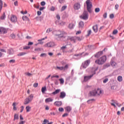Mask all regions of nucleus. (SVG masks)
Returning a JSON list of instances; mask_svg holds the SVG:
<instances>
[{"label": "nucleus", "mask_w": 124, "mask_h": 124, "mask_svg": "<svg viewBox=\"0 0 124 124\" xmlns=\"http://www.w3.org/2000/svg\"><path fill=\"white\" fill-rule=\"evenodd\" d=\"M97 70H98V67L93 68L92 71V74L84 77V82H87L89 80H91V79L93 77V75H95V74H96V71H97Z\"/></svg>", "instance_id": "1"}, {"label": "nucleus", "mask_w": 124, "mask_h": 124, "mask_svg": "<svg viewBox=\"0 0 124 124\" xmlns=\"http://www.w3.org/2000/svg\"><path fill=\"white\" fill-rule=\"evenodd\" d=\"M102 93L101 90L98 88L97 90H94L90 91L88 94L89 96H99Z\"/></svg>", "instance_id": "2"}, {"label": "nucleus", "mask_w": 124, "mask_h": 124, "mask_svg": "<svg viewBox=\"0 0 124 124\" xmlns=\"http://www.w3.org/2000/svg\"><path fill=\"white\" fill-rule=\"evenodd\" d=\"M55 35V36H58L59 38L62 39L63 41H65V40H66V39H65L66 37V33L63 31H58Z\"/></svg>", "instance_id": "3"}, {"label": "nucleus", "mask_w": 124, "mask_h": 124, "mask_svg": "<svg viewBox=\"0 0 124 124\" xmlns=\"http://www.w3.org/2000/svg\"><path fill=\"white\" fill-rule=\"evenodd\" d=\"M106 56H104L101 57L98 60H95V63H97L98 64H103L106 62Z\"/></svg>", "instance_id": "4"}, {"label": "nucleus", "mask_w": 124, "mask_h": 124, "mask_svg": "<svg viewBox=\"0 0 124 124\" xmlns=\"http://www.w3.org/2000/svg\"><path fill=\"white\" fill-rule=\"evenodd\" d=\"M86 3L87 7V11L89 13H92V8L93 7V3L90 0H87Z\"/></svg>", "instance_id": "5"}, {"label": "nucleus", "mask_w": 124, "mask_h": 124, "mask_svg": "<svg viewBox=\"0 0 124 124\" xmlns=\"http://www.w3.org/2000/svg\"><path fill=\"white\" fill-rule=\"evenodd\" d=\"M81 19H83V20H88L89 19V13L87 11H84L82 15L80 16Z\"/></svg>", "instance_id": "6"}, {"label": "nucleus", "mask_w": 124, "mask_h": 124, "mask_svg": "<svg viewBox=\"0 0 124 124\" xmlns=\"http://www.w3.org/2000/svg\"><path fill=\"white\" fill-rule=\"evenodd\" d=\"M108 49L107 48H105L102 51H98L94 55V58H99L100 57V56H102L103 55V52H105L106 51H107Z\"/></svg>", "instance_id": "7"}, {"label": "nucleus", "mask_w": 124, "mask_h": 124, "mask_svg": "<svg viewBox=\"0 0 124 124\" xmlns=\"http://www.w3.org/2000/svg\"><path fill=\"white\" fill-rule=\"evenodd\" d=\"M91 62V60H88L82 63L81 64V67L82 68H87L89 65H90V63Z\"/></svg>", "instance_id": "8"}, {"label": "nucleus", "mask_w": 124, "mask_h": 124, "mask_svg": "<svg viewBox=\"0 0 124 124\" xmlns=\"http://www.w3.org/2000/svg\"><path fill=\"white\" fill-rule=\"evenodd\" d=\"M67 40H70L72 43H76V36H68Z\"/></svg>", "instance_id": "9"}, {"label": "nucleus", "mask_w": 124, "mask_h": 124, "mask_svg": "<svg viewBox=\"0 0 124 124\" xmlns=\"http://www.w3.org/2000/svg\"><path fill=\"white\" fill-rule=\"evenodd\" d=\"M115 59L116 58L115 57H113L110 61V64L113 68H116V65H117V63L115 62Z\"/></svg>", "instance_id": "10"}, {"label": "nucleus", "mask_w": 124, "mask_h": 124, "mask_svg": "<svg viewBox=\"0 0 124 124\" xmlns=\"http://www.w3.org/2000/svg\"><path fill=\"white\" fill-rule=\"evenodd\" d=\"M7 32V30L6 28L4 27H0V34H5Z\"/></svg>", "instance_id": "11"}, {"label": "nucleus", "mask_w": 124, "mask_h": 124, "mask_svg": "<svg viewBox=\"0 0 124 124\" xmlns=\"http://www.w3.org/2000/svg\"><path fill=\"white\" fill-rule=\"evenodd\" d=\"M80 7H81V5L79 2L76 3L74 5V8L75 10H79Z\"/></svg>", "instance_id": "12"}, {"label": "nucleus", "mask_w": 124, "mask_h": 124, "mask_svg": "<svg viewBox=\"0 0 124 124\" xmlns=\"http://www.w3.org/2000/svg\"><path fill=\"white\" fill-rule=\"evenodd\" d=\"M45 47H54L55 46V43L53 42H51L49 43H47L46 45H45Z\"/></svg>", "instance_id": "13"}, {"label": "nucleus", "mask_w": 124, "mask_h": 124, "mask_svg": "<svg viewBox=\"0 0 124 124\" xmlns=\"http://www.w3.org/2000/svg\"><path fill=\"white\" fill-rule=\"evenodd\" d=\"M11 21L12 23H16V22H17V16L15 15H12Z\"/></svg>", "instance_id": "14"}, {"label": "nucleus", "mask_w": 124, "mask_h": 124, "mask_svg": "<svg viewBox=\"0 0 124 124\" xmlns=\"http://www.w3.org/2000/svg\"><path fill=\"white\" fill-rule=\"evenodd\" d=\"M66 96V93H65V92H62L60 93V95L59 96L60 98H64Z\"/></svg>", "instance_id": "15"}, {"label": "nucleus", "mask_w": 124, "mask_h": 124, "mask_svg": "<svg viewBox=\"0 0 124 124\" xmlns=\"http://www.w3.org/2000/svg\"><path fill=\"white\" fill-rule=\"evenodd\" d=\"M31 101V99H30V97H27L25 99V101L24 102L25 105H27V104H29L30 102Z\"/></svg>", "instance_id": "16"}, {"label": "nucleus", "mask_w": 124, "mask_h": 124, "mask_svg": "<svg viewBox=\"0 0 124 124\" xmlns=\"http://www.w3.org/2000/svg\"><path fill=\"white\" fill-rule=\"evenodd\" d=\"M62 101H56L54 103V105H56V106H57V107H60L62 106Z\"/></svg>", "instance_id": "17"}, {"label": "nucleus", "mask_w": 124, "mask_h": 124, "mask_svg": "<svg viewBox=\"0 0 124 124\" xmlns=\"http://www.w3.org/2000/svg\"><path fill=\"white\" fill-rule=\"evenodd\" d=\"M7 53L9 54V55H13V54H14V50L12 48L8 49Z\"/></svg>", "instance_id": "18"}, {"label": "nucleus", "mask_w": 124, "mask_h": 124, "mask_svg": "<svg viewBox=\"0 0 124 124\" xmlns=\"http://www.w3.org/2000/svg\"><path fill=\"white\" fill-rule=\"evenodd\" d=\"M65 110L66 112H67L68 113H70V111L72 110V108H71V107L70 106H67L65 108Z\"/></svg>", "instance_id": "19"}, {"label": "nucleus", "mask_w": 124, "mask_h": 124, "mask_svg": "<svg viewBox=\"0 0 124 124\" xmlns=\"http://www.w3.org/2000/svg\"><path fill=\"white\" fill-rule=\"evenodd\" d=\"M93 31H94V32H97V31H98V28L97 27V25H95V26H93Z\"/></svg>", "instance_id": "20"}, {"label": "nucleus", "mask_w": 124, "mask_h": 124, "mask_svg": "<svg viewBox=\"0 0 124 124\" xmlns=\"http://www.w3.org/2000/svg\"><path fill=\"white\" fill-rule=\"evenodd\" d=\"M53 99H52V98L49 97V98H47L45 99V102H46V103H48V102H52V101H53Z\"/></svg>", "instance_id": "21"}, {"label": "nucleus", "mask_w": 124, "mask_h": 124, "mask_svg": "<svg viewBox=\"0 0 124 124\" xmlns=\"http://www.w3.org/2000/svg\"><path fill=\"white\" fill-rule=\"evenodd\" d=\"M61 92V89H57L52 93V94H54V95H56V94H58Z\"/></svg>", "instance_id": "22"}, {"label": "nucleus", "mask_w": 124, "mask_h": 124, "mask_svg": "<svg viewBox=\"0 0 124 124\" xmlns=\"http://www.w3.org/2000/svg\"><path fill=\"white\" fill-rule=\"evenodd\" d=\"M78 27L80 29L84 28V22H83V21L79 22V23L78 24Z\"/></svg>", "instance_id": "23"}, {"label": "nucleus", "mask_w": 124, "mask_h": 124, "mask_svg": "<svg viewBox=\"0 0 124 124\" xmlns=\"http://www.w3.org/2000/svg\"><path fill=\"white\" fill-rule=\"evenodd\" d=\"M22 19L23 21H30V19L27 16H22Z\"/></svg>", "instance_id": "24"}, {"label": "nucleus", "mask_w": 124, "mask_h": 124, "mask_svg": "<svg viewBox=\"0 0 124 124\" xmlns=\"http://www.w3.org/2000/svg\"><path fill=\"white\" fill-rule=\"evenodd\" d=\"M6 17V16H5V13L4 12L3 13V15L1 16L0 19V20H4Z\"/></svg>", "instance_id": "25"}, {"label": "nucleus", "mask_w": 124, "mask_h": 124, "mask_svg": "<svg viewBox=\"0 0 124 124\" xmlns=\"http://www.w3.org/2000/svg\"><path fill=\"white\" fill-rule=\"evenodd\" d=\"M72 78H73V76H69L67 77V78H66V82H69V81H70V79H72Z\"/></svg>", "instance_id": "26"}, {"label": "nucleus", "mask_w": 124, "mask_h": 124, "mask_svg": "<svg viewBox=\"0 0 124 124\" xmlns=\"http://www.w3.org/2000/svg\"><path fill=\"white\" fill-rule=\"evenodd\" d=\"M10 37L11 39H15L16 38V35H15V34L12 33L10 35Z\"/></svg>", "instance_id": "27"}, {"label": "nucleus", "mask_w": 124, "mask_h": 124, "mask_svg": "<svg viewBox=\"0 0 124 124\" xmlns=\"http://www.w3.org/2000/svg\"><path fill=\"white\" fill-rule=\"evenodd\" d=\"M47 91V89L46 88V87H44L42 88V93H45V92H46Z\"/></svg>", "instance_id": "28"}, {"label": "nucleus", "mask_w": 124, "mask_h": 124, "mask_svg": "<svg viewBox=\"0 0 124 124\" xmlns=\"http://www.w3.org/2000/svg\"><path fill=\"white\" fill-rule=\"evenodd\" d=\"M27 53L26 52H20L18 54H17V56L18 57H21V56H24V55H26Z\"/></svg>", "instance_id": "29"}, {"label": "nucleus", "mask_w": 124, "mask_h": 124, "mask_svg": "<svg viewBox=\"0 0 124 124\" xmlns=\"http://www.w3.org/2000/svg\"><path fill=\"white\" fill-rule=\"evenodd\" d=\"M3 5V3H2V0H0V11H1V9H2Z\"/></svg>", "instance_id": "30"}, {"label": "nucleus", "mask_w": 124, "mask_h": 124, "mask_svg": "<svg viewBox=\"0 0 124 124\" xmlns=\"http://www.w3.org/2000/svg\"><path fill=\"white\" fill-rule=\"evenodd\" d=\"M31 107H30L29 106H27L26 107V112L28 113V112H30V111H31Z\"/></svg>", "instance_id": "31"}, {"label": "nucleus", "mask_w": 124, "mask_h": 124, "mask_svg": "<svg viewBox=\"0 0 124 124\" xmlns=\"http://www.w3.org/2000/svg\"><path fill=\"white\" fill-rule=\"evenodd\" d=\"M117 80L119 82H122L123 81V77L122 76H118L117 78Z\"/></svg>", "instance_id": "32"}, {"label": "nucleus", "mask_w": 124, "mask_h": 124, "mask_svg": "<svg viewBox=\"0 0 124 124\" xmlns=\"http://www.w3.org/2000/svg\"><path fill=\"white\" fill-rule=\"evenodd\" d=\"M93 101H94V99H91L88 100L87 101V103H88V104H91V103H93Z\"/></svg>", "instance_id": "33"}, {"label": "nucleus", "mask_w": 124, "mask_h": 124, "mask_svg": "<svg viewBox=\"0 0 124 124\" xmlns=\"http://www.w3.org/2000/svg\"><path fill=\"white\" fill-rule=\"evenodd\" d=\"M68 27L71 30H72L73 27H74V24L73 23H70Z\"/></svg>", "instance_id": "34"}, {"label": "nucleus", "mask_w": 124, "mask_h": 124, "mask_svg": "<svg viewBox=\"0 0 124 124\" xmlns=\"http://www.w3.org/2000/svg\"><path fill=\"white\" fill-rule=\"evenodd\" d=\"M66 8H67V6H62V8H61V11H64V10H65V9H66Z\"/></svg>", "instance_id": "35"}, {"label": "nucleus", "mask_w": 124, "mask_h": 124, "mask_svg": "<svg viewBox=\"0 0 124 124\" xmlns=\"http://www.w3.org/2000/svg\"><path fill=\"white\" fill-rule=\"evenodd\" d=\"M13 110H17V108H16V103L14 102L13 103Z\"/></svg>", "instance_id": "36"}, {"label": "nucleus", "mask_w": 124, "mask_h": 124, "mask_svg": "<svg viewBox=\"0 0 124 124\" xmlns=\"http://www.w3.org/2000/svg\"><path fill=\"white\" fill-rule=\"evenodd\" d=\"M14 120H19V115L17 114H15Z\"/></svg>", "instance_id": "37"}, {"label": "nucleus", "mask_w": 124, "mask_h": 124, "mask_svg": "<svg viewBox=\"0 0 124 124\" xmlns=\"http://www.w3.org/2000/svg\"><path fill=\"white\" fill-rule=\"evenodd\" d=\"M41 50H42V48H40L39 47L36 48L34 49V51H35L36 52L41 51Z\"/></svg>", "instance_id": "38"}, {"label": "nucleus", "mask_w": 124, "mask_h": 124, "mask_svg": "<svg viewBox=\"0 0 124 124\" xmlns=\"http://www.w3.org/2000/svg\"><path fill=\"white\" fill-rule=\"evenodd\" d=\"M108 80L109 79H108V78H106L104 79L103 82L104 83V84H106V83H107V82H108Z\"/></svg>", "instance_id": "39"}, {"label": "nucleus", "mask_w": 124, "mask_h": 124, "mask_svg": "<svg viewBox=\"0 0 124 124\" xmlns=\"http://www.w3.org/2000/svg\"><path fill=\"white\" fill-rule=\"evenodd\" d=\"M100 11V9L99 8H96L95 9V12L96 13H98Z\"/></svg>", "instance_id": "40"}, {"label": "nucleus", "mask_w": 124, "mask_h": 124, "mask_svg": "<svg viewBox=\"0 0 124 124\" xmlns=\"http://www.w3.org/2000/svg\"><path fill=\"white\" fill-rule=\"evenodd\" d=\"M25 75H27V76H29V77L32 76V74H31V73H25Z\"/></svg>", "instance_id": "41"}, {"label": "nucleus", "mask_w": 124, "mask_h": 124, "mask_svg": "<svg viewBox=\"0 0 124 124\" xmlns=\"http://www.w3.org/2000/svg\"><path fill=\"white\" fill-rule=\"evenodd\" d=\"M115 104H116V105L117 106H119V104H118V103H111V105L112 106H113L114 107H116V105H115Z\"/></svg>", "instance_id": "42"}, {"label": "nucleus", "mask_w": 124, "mask_h": 124, "mask_svg": "<svg viewBox=\"0 0 124 124\" xmlns=\"http://www.w3.org/2000/svg\"><path fill=\"white\" fill-rule=\"evenodd\" d=\"M116 89H117V87L115 86H112L111 87V89L112 90V91H116Z\"/></svg>", "instance_id": "43"}, {"label": "nucleus", "mask_w": 124, "mask_h": 124, "mask_svg": "<svg viewBox=\"0 0 124 124\" xmlns=\"http://www.w3.org/2000/svg\"><path fill=\"white\" fill-rule=\"evenodd\" d=\"M56 68L57 69H59V70H63V66H62V67L57 66Z\"/></svg>", "instance_id": "44"}, {"label": "nucleus", "mask_w": 124, "mask_h": 124, "mask_svg": "<svg viewBox=\"0 0 124 124\" xmlns=\"http://www.w3.org/2000/svg\"><path fill=\"white\" fill-rule=\"evenodd\" d=\"M31 48V46H25L23 47L24 50H29V49Z\"/></svg>", "instance_id": "45"}, {"label": "nucleus", "mask_w": 124, "mask_h": 124, "mask_svg": "<svg viewBox=\"0 0 124 124\" xmlns=\"http://www.w3.org/2000/svg\"><path fill=\"white\" fill-rule=\"evenodd\" d=\"M114 17H115V16L113 15V14H111L109 15L110 19H114Z\"/></svg>", "instance_id": "46"}, {"label": "nucleus", "mask_w": 124, "mask_h": 124, "mask_svg": "<svg viewBox=\"0 0 124 124\" xmlns=\"http://www.w3.org/2000/svg\"><path fill=\"white\" fill-rule=\"evenodd\" d=\"M68 68V64H66L65 66L63 67V70H65V69H67Z\"/></svg>", "instance_id": "47"}, {"label": "nucleus", "mask_w": 124, "mask_h": 124, "mask_svg": "<svg viewBox=\"0 0 124 124\" xmlns=\"http://www.w3.org/2000/svg\"><path fill=\"white\" fill-rule=\"evenodd\" d=\"M76 40H78V41H81L82 39L80 37L76 36Z\"/></svg>", "instance_id": "48"}, {"label": "nucleus", "mask_w": 124, "mask_h": 124, "mask_svg": "<svg viewBox=\"0 0 124 124\" xmlns=\"http://www.w3.org/2000/svg\"><path fill=\"white\" fill-rule=\"evenodd\" d=\"M58 110L59 112H63V111H64V109L62 108H59Z\"/></svg>", "instance_id": "49"}, {"label": "nucleus", "mask_w": 124, "mask_h": 124, "mask_svg": "<svg viewBox=\"0 0 124 124\" xmlns=\"http://www.w3.org/2000/svg\"><path fill=\"white\" fill-rule=\"evenodd\" d=\"M65 49H66V46H63L61 47V50H62L63 51V52H64V50Z\"/></svg>", "instance_id": "50"}, {"label": "nucleus", "mask_w": 124, "mask_h": 124, "mask_svg": "<svg viewBox=\"0 0 124 124\" xmlns=\"http://www.w3.org/2000/svg\"><path fill=\"white\" fill-rule=\"evenodd\" d=\"M15 62H16V61L14 59L11 60L9 61L10 63H15Z\"/></svg>", "instance_id": "51"}, {"label": "nucleus", "mask_w": 124, "mask_h": 124, "mask_svg": "<svg viewBox=\"0 0 124 124\" xmlns=\"http://www.w3.org/2000/svg\"><path fill=\"white\" fill-rule=\"evenodd\" d=\"M91 33H92V30H89L88 31V34L87 35V36H90V35H91Z\"/></svg>", "instance_id": "52"}, {"label": "nucleus", "mask_w": 124, "mask_h": 124, "mask_svg": "<svg viewBox=\"0 0 124 124\" xmlns=\"http://www.w3.org/2000/svg\"><path fill=\"white\" fill-rule=\"evenodd\" d=\"M59 80L60 81V84H63V83H64V80L63 78H60Z\"/></svg>", "instance_id": "53"}, {"label": "nucleus", "mask_w": 124, "mask_h": 124, "mask_svg": "<svg viewBox=\"0 0 124 124\" xmlns=\"http://www.w3.org/2000/svg\"><path fill=\"white\" fill-rule=\"evenodd\" d=\"M33 86L34 88H37V87H38V83H34Z\"/></svg>", "instance_id": "54"}, {"label": "nucleus", "mask_w": 124, "mask_h": 124, "mask_svg": "<svg viewBox=\"0 0 124 124\" xmlns=\"http://www.w3.org/2000/svg\"><path fill=\"white\" fill-rule=\"evenodd\" d=\"M45 4H46V2H45V1H43L41 2V5L42 6H44V5H45Z\"/></svg>", "instance_id": "55"}, {"label": "nucleus", "mask_w": 124, "mask_h": 124, "mask_svg": "<svg viewBox=\"0 0 124 124\" xmlns=\"http://www.w3.org/2000/svg\"><path fill=\"white\" fill-rule=\"evenodd\" d=\"M28 97H29L30 99H31V100H32L33 98V94H31Z\"/></svg>", "instance_id": "56"}, {"label": "nucleus", "mask_w": 124, "mask_h": 124, "mask_svg": "<svg viewBox=\"0 0 124 124\" xmlns=\"http://www.w3.org/2000/svg\"><path fill=\"white\" fill-rule=\"evenodd\" d=\"M51 31H52V29L51 28H49L46 30V32L48 33H49V32H51Z\"/></svg>", "instance_id": "57"}, {"label": "nucleus", "mask_w": 124, "mask_h": 124, "mask_svg": "<svg viewBox=\"0 0 124 124\" xmlns=\"http://www.w3.org/2000/svg\"><path fill=\"white\" fill-rule=\"evenodd\" d=\"M68 113H64L62 115V117L63 118H64V117H67V116H68Z\"/></svg>", "instance_id": "58"}, {"label": "nucleus", "mask_w": 124, "mask_h": 124, "mask_svg": "<svg viewBox=\"0 0 124 124\" xmlns=\"http://www.w3.org/2000/svg\"><path fill=\"white\" fill-rule=\"evenodd\" d=\"M41 14H42V13H41V11H37V16H40V15H41Z\"/></svg>", "instance_id": "59"}, {"label": "nucleus", "mask_w": 124, "mask_h": 124, "mask_svg": "<svg viewBox=\"0 0 124 124\" xmlns=\"http://www.w3.org/2000/svg\"><path fill=\"white\" fill-rule=\"evenodd\" d=\"M46 56H47V54H46V53H42L40 55V57H46Z\"/></svg>", "instance_id": "60"}, {"label": "nucleus", "mask_w": 124, "mask_h": 124, "mask_svg": "<svg viewBox=\"0 0 124 124\" xmlns=\"http://www.w3.org/2000/svg\"><path fill=\"white\" fill-rule=\"evenodd\" d=\"M117 32H118V30H115L113 31L112 33H113V34H117Z\"/></svg>", "instance_id": "61"}, {"label": "nucleus", "mask_w": 124, "mask_h": 124, "mask_svg": "<svg viewBox=\"0 0 124 124\" xmlns=\"http://www.w3.org/2000/svg\"><path fill=\"white\" fill-rule=\"evenodd\" d=\"M118 8H119V4H116L115 5V9H116V10H118Z\"/></svg>", "instance_id": "62"}, {"label": "nucleus", "mask_w": 124, "mask_h": 124, "mask_svg": "<svg viewBox=\"0 0 124 124\" xmlns=\"http://www.w3.org/2000/svg\"><path fill=\"white\" fill-rule=\"evenodd\" d=\"M59 76L53 75L51 77V78L52 79V78H59Z\"/></svg>", "instance_id": "63"}, {"label": "nucleus", "mask_w": 124, "mask_h": 124, "mask_svg": "<svg viewBox=\"0 0 124 124\" xmlns=\"http://www.w3.org/2000/svg\"><path fill=\"white\" fill-rule=\"evenodd\" d=\"M25 123H26V121H20V122L19 123V124H25Z\"/></svg>", "instance_id": "64"}]
</instances>
